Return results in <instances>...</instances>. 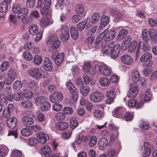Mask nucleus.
Masks as SVG:
<instances>
[{
    "label": "nucleus",
    "instance_id": "10",
    "mask_svg": "<svg viewBox=\"0 0 157 157\" xmlns=\"http://www.w3.org/2000/svg\"><path fill=\"white\" fill-rule=\"evenodd\" d=\"M36 73L34 78L36 79H38L40 78H47L48 76L47 71L45 70H43V69H42L41 67L40 68L37 67Z\"/></svg>",
    "mask_w": 157,
    "mask_h": 157
},
{
    "label": "nucleus",
    "instance_id": "23",
    "mask_svg": "<svg viewBox=\"0 0 157 157\" xmlns=\"http://www.w3.org/2000/svg\"><path fill=\"white\" fill-rule=\"evenodd\" d=\"M21 120L24 124L28 127H30V125L33 124L34 123L33 119L29 116H24L22 119Z\"/></svg>",
    "mask_w": 157,
    "mask_h": 157
},
{
    "label": "nucleus",
    "instance_id": "57",
    "mask_svg": "<svg viewBox=\"0 0 157 157\" xmlns=\"http://www.w3.org/2000/svg\"><path fill=\"white\" fill-rule=\"evenodd\" d=\"M42 59L41 56L36 55L34 58L33 61L34 63L36 65H39L42 62Z\"/></svg>",
    "mask_w": 157,
    "mask_h": 157
},
{
    "label": "nucleus",
    "instance_id": "38",
    "mask_svg": "<svg viewBox=\"0 0 157 157\" xmlns=\"http://www.w3.org/2000/svg\"><path fill=\"white\" fill-rule=\"evenodd\" d=\"M112 15L114 17V20L115 22H117L122 17L121 13L117 10L113 11Z\"/></svg>",
    "mask_w": 157,
    "mask_h": 157
},
{
    "label": "nucleus",
    "instance_id": "5",
    "mask_svg": "<svg viewBox=\"0 0 157 157\" xmlns=\"http://www.w3.org/2000/svg\"><path fill=\"white\" fill-rule=\"evenodd\" d=\"M104 36L105 40L109 41L112 40L116 34V31L114 29H111L108 31L107 29H106L102 33Z\"/></svg>",
    "mask_w": 157,
    "mask_h": 157
},
{
    "label": "nucleus",
    "instance_id": "58",
    "mask_svg": "<svg viewBox=\"0 0 157 157\" xmlns=\"http://www.w3.org/2000/svg\"><path fill=\"white\" fill-rule=\"evenodd\" d=\"M37 67H32L29 69L27 72L29 75L31 77L34 78L35 75H36V72Z\"/></svg>",
    "mask_w": 157,
    "mask_h": 157
},
{
    "label": "nucleus",
    "instance_id": "20",
    "mask_svg": "<svg viewBox=\"0 0 157 157\" xmlns=\"http://www.w3.org/2000/svg\"><path fill=\"white\" fill-rule=\"evenodd\" d=\"M17 119L14 117L9 118L6 121L7 126L12 129L15 128L17 126Z\"/></svg>",
    "mask_w": 157,
    "mask_h": 157
},
{
    "label": "nucleus",
    "instance_id": "35",
    "mask_svg": "<svg viewBox=\"0 0 157 157\" xmlns=\"http://www.w3.org/2000/svg\"><path fill=\"white\" fill-rule=\"evenodd\" d=\"M99 82L100 84L103 86H108L110 83V80L106 78H100Z\"/></svg>",
    "mask_w": 157,
    "mask_h": 157
},
{
    "label": "nucleus",
    "instance_id": "15",
    "mask_svg": "<svg viewBox=\"0 0 157 157\" xmlns=\"http://www.w3.org/2000/svg\"><path fill=\"white\" fill-rule=\"evenodd\" d=\"M108 141L105 138H101L98 142V147L100 150L103 151L108 147Z\"/></svg>",
    "mask_w": 157,
    "mask_h": 157
},
{
    "label": "nucleus",
    "instance_id": "50",
    "mask_svg": "<svg viewBox=\"0 0 157 157\" xmlns=\"http://www.w3.org/2000/svg\"><path fill=\"white\" fill-rule=\"evenodd\" d=\"M78 124L75 117H72L71 119L70 127L73 129H75L78 126Z\"/></svg>",
    "mask_w": 157,
    "mask_h": 157
},
{
    "label": "nucleus",
    "instance_id": "6",
    "mask_svg": "<svg viewBox=\"0 0 157 157\" xmlns=\"http://www.w3.org/2000/svg\"><path fill=\"white\" fill-rule=\"evenodd\" d=\"M152 58L151 54L149 52H147L143 54L140 57V61L141 62H147L144 63L145 66L150 67L153 64V62L151 60Z\"/></svg>",
    "mask_w": 157,
    "mask_h": 157
},
{
    "label": "nucleus",
    "instance_id": "59",
    "mask_svg": "<svg viewBox=\"0 0 157 157\" xmlns=\"http://www.w3.org/2000/svg\"><path fill=\"white\" fill-rule=\"evenodd\" d=\"M11 157H22V154L21 151L16 150L12 151Z\"/></svg>",
    "mask_w": 157,
    "mask_h": 157
},
{
    "label": "nucleus",
    "instance_id": "49",
    "mask_svg": "<svg viewBox=\"0 0 157 157\" xmlns=\"http://www.w3.org/2000/svg\"><path fill=\"white\" fill-rule=\"evenodd\" d=\"M4 2H2L0 4V12L4 13L7 12L8 8V5Z\"/></svg>",
    "mask_w": 157,
    "mask_h": 157
},
{
    "label": "nucleus",
    "instance_id": "31",
    "mask_svg": "<svg viewBox=\"0 0 157 157\" xmlns=\"http://www.w3.org/2000/svg\"><path fill=\"white\" fill-rule=\"evenodd\" d=\"M41 153L45 157H50L51 153V149L48 146L46 145L42 147Z\"/></svg>",
    "mask_w": 157,
    "mask_h": 157
},
{
    "label": "nucleus",
    "instance_id": "43",
    "mask_svg": "<svg viewBox=\"0 0 157 157\" xmlns=\"http://www.w3.org/2000/svg\"><path fill=\"white\" fill-rule=\"evenodd\" d=\"M100 19V15L99 13H94L92 16L91 23L94 24L98 23Z\"/></svg>",
    "mask_w": 157,
    "mask_h": 157
},
{
    "label": "nucleus",
    "instance_id": "29",
    "mask_svg": "<svg viewBox=\"0 0 157 157\" xmlns=\"http://www.w3.org/2000/svg\"><path fill=\"white\" fill-rule=\"evenodd\" d=\"M70 32L71 36L73 40H75L78 38V33L77 29L75 28L71 27L70 29Z\"/></svg>",
    "mask_w": 157,
    "mask_h": 157
},
{
    "label": "nucleus",
    "instance_id": "60",
    "mask_svg": "<svg viewBox=\"0 0 157 157\" xmlns=\"http://www.w3.org/2000/svg\"><path fill=\"white\" fill-rule=\"evenodd\" d=\"M55 117L60 122L65 119V115L64 113L59 112L56 115Z\"/></svg>",
    "mask_w": 157,
    "mask_h": 157
},
{
    "label": "nucleus",
    "instance_id": "36",
    "mask_svg": "<svg viewBox=\"0 0 157 157\" xmlns=\"http://www.w3.org/2000/svg\"><path fill=\"white\" fill-rule=\"evenodd\" d=\"M56 125L57 128L61 130L66 129L69 126L68 124L66 122H59Z\"/></svg>",
    "mask_w": 157,
    "mask_h": 157
},
{
    "label": "nucleus",
    "instance_id": "8",
    "mask_svg": "<svg viewBox=\"0 0 157 157\" xmlns=\"http://www.w3.org/2000/svg\"><path fill=\"white\" fill-rule=\"evenodd\" d=\"M66 86L72 94V99L76 101L78 98V95L77 93L78 91L76 88L75 87L73 84L70 82H67L66 83Z\"/></svg>",
    "mask_w": 157,
    "mask_h": 157
},
{
    "label": "nucleus",
    "instance_id": "33",
    "mask_svg": "<svg viewBox=\"0 0 157 157\" xmlns=\"http://www.w3.org/2000/svg\"><path fill=\"white\" fill-rule=\"evenodd\" d=\"M79 89L80 93L84 96H86L90 90V88L85 84Z\"/></svg>",
    "mask_w": 157,
    "mask_h": 157
},
{
    "label": "nucleus",
    "instance_id": "28",
    "mask_svg": "<svg viewBox=\"0 0 157 157\" xmlns=\"http://www.w3.org/2000/svg\"><path fill=\"white\" fill-rule=\"evenodd\" d=\"M99 70L101 73L105 75H109L111 73L110 70L105 65L100 66Z\"/></svg>",
    "mask_w": 157,
    "mask_h": 157
},
{
    "label": "nucleus",
    "instance_id": "22",
    "mask_svg": "<svg viewBox=\"0 0 157 157\" xmlns=\"http://www.w3.org/2000/svg\"><path fill=\"white\" fill-rule=\"evenodd\" d=\"M151 97V94L150 91L147 90L144 93V94L142 93L140 95V98L141 101L143 102H146L149 101Z\"/></svg>",
    "mask_w": 157,
    "mask_h": 157
},
{
    "label": "nucleus",
    "instance_id": "1",
    "mask_svg": "<svg viewBox=\"0 0 157 157\" xmlns=\"http://www.w3.org/2000/svg\"><path fill=\"white\" fill-rule=\"evenodd\" d=\"M120 50V44H117L114 45V42L111 41L104 47L102 49V52L106 55L110 54L111 58L114 59L118 56Z\"/></svg>",
    "mask_w": 157,
    "mask_h": 157
},
{
    "label": "nucleus",
    "instance_id": "63",
    "mask_svg": "<svg viewBox=\"0 0 157 157\" xmlns=\"http://www.w3.org/2000/svg\"><path fill=\"white\" fill-rule=\"evenodd\" d=\"M9 67V65L7 62H4L2 63L0 66L1 71L3 72L7 70Z\"/></svg>",
    "mask_w": 157,
    "mask_h": 157
},
{
    "label": "nucleus",
    "instance_id": "42",
    "mask_svg": "<svg viewBox=\"0 0 157 157\" xmlns=\"http://www.w3.org/2000/svg\"><path fill=\"white\" fill-rule=\"evenodd\" d=\"M148 31L146 29H144L142 33V36L144 41L146 43L149 40V36L147 34Z\"/></svg>",
    "mask_w": 157,
    "mask_h": 157
},
{
    "label": "nucleus",
    "instance_id": "14",
    "mask_svg": "<svg viewBox=\"0 0 157 157\" xmlns=\"http://www.w3.org/2000/svg\"><path fill=\"white\" fill-rule=\"evenodd\" d=\"M43 66L46 71L51 72L53 70L52 60L48 58H46L42 64Z\"/></svg>",
    "mask_w": 157,
    "mask_h": 157
},
{
    "label": "nucleus",
    "instance_id": "25",
    "mask_svg": "<svg viewBox=\"0 0 157 157\" xmlns=\"http://www.w3.org/2000/svg\"><path fill=\"white\" fill-rule=\"evenodd\" d=\"M121 59L124 63L128 65H130L132 63V58L128 55H124L121 57Z\"/></svg>",
    "mask_w": 157,
    "mask_h": 157
},
{
    "label": "nucleus",
    "instance_id": "34",
    "mask_svg": "<svg viewBox=\"0 0 157 157\" xmlns=\"http://www.w3.org/2000/svg\"><path fill=\"white\" fill-rule=\"evenodd\" d=\"M127 30L123 29L121 30L118 33L117 38V40H121L123 39L128 33Z\"/></svg>",
    "mask_w": 157,
    "mask_h": 157
},
{
    "label": "nucleus",
    "instance_id": "62",
    "mask_svg": "<svg viewBox=\"0 0 157 157\" xmlns=\"http://www.w3.org/2000/svg\"><path fill=\"white\" fill-rule=\"evenodd\" d=\"M97 29V26L96 25L92 26L88 31V34L90 36H92L95 33Z\"/></svg>",
    "mask_w": 157,
    "mask_h": 157
},
{
    "label": "nucleus",
    "instance_id": "3",
    "mask_svg": "<svg viewBox=\"0 0 157 157\" xmlns=\"http://www.w3.org/2000/svg\"><path fill=\"white\" fill-rule=\"evenodd\" d=\"M51 45L49 48V51L53 56L55 55L58 52L57 48L59 46L61 43L56 34H54L50 37Z\"/></svg>",
    "mask_w": 157,
    "mask_h": 157
},
{
    "label": "nucleus",
    "instance_id": "61",
    "mask_svg": "<svg viewBox=\"0 0 157 157\" xmlns=\"http://www.w3.org/2000/svg\"><path fill=\"white\" fill-rule=\"evenodd\" d=\"M12 88L11 87L7 86L3 89L2 90V93L1 94H8L9 93L11 95H13L12 93Z\"/></svg>",
    "mask_w": 157,
    "mask_h": 157
},
{
    "label": "nucleus",
    "instance_id": "26",
    "mask_svg": "<svg viewBox=\"0 0 157 157\" xmlns=\"http://www.w3.org/2000/svg\"><path fill=\"white\" fill-rule=\"evenodd\" d=\"M53 22L51 21V20L47 17H43L40 20V25L43 27H45L49 25H50Z\"/></svg>",
    "mask_w": 157,
    "mask_h": 157
},
{
    "label": "nucleus",
    "instance_id": "48",
    "mask_svg": "<svg viewBox=\"0 0 157 157\" xmlns=\"http://www.w3.org/2000/svg\"><path fill=\"white\" fill-rule=\"evenodd\" d=\"M21 8V5L19 3H14L13 6L12 8L13 12L14 13H19Z\"/></svg>",
    "mask_w": 157,
    "mask_h": 157
},
{
    "label": "nucleus",
    "instance_id": "11",
    "mask_svg": "<svg viewBox=\"0 0 157 157\" xmlns=\"http://www.w3.org/2000/svg\"><path fill=\"white\" fill-rule=\"evenodd\" d=\"M29 97L28 98H25L26 100L22 102L21 105L22 107L24 109H28L32 107V102L29 99H30L33 95V93L31 92L28 93Z\"/></svg>",
    "mask_w": 157,
    "mask_h": 157
},
{
    "label": "nucleus",
    "instance_id": "9",
    "mask_svg": "<svg viewBox=\"0 0 157 157\" xmlns=\"http://www.w3.org/2000/svg\"><path fill=\"white\" fill-rule=\"evenodd\" d=\"M63 98V94L61 93L56 92L50 95V99L52 102L57 103L61 101Z\"/></svg>",
    "mask_w": 157,
    "mask_h": 157
},
{
    "label": "nucleus",
    "instance_id": "17",
    "mask_svg": "<svg viewBox=\"0 0 157 157\" xmlns=\"http://www.w3.org/2000/svg\"><path fill=\"white\" fill-rule=\"evenodd\" d=\"M28 93L27 94L21 93L16 92L13 94V100L14 99L17 101L23 100L24 98H28L29 96Z\"/></svg>",
    "mask_w": 157,
    "mask_h": 157
},
{
    "label": "nucleus",
    "instance_id": "46",
    "mask_svg": "<svg viewBox=\"0 0 157 157\" xmlns=\"http://www.w3.org/2000/svg\"><path fill=\"white\" fill-rule=\"evenodd\" d=\"M140 46V43H139V45H138L137 42L136 41H133L131 43L130 46L129 47V50L131 52H132L136 50V48H137Z\"/></svg>",
    "mask_w": 157,
    "mask_h": 157
},
{
    "label": "nucleus",
    "instance_id": "16",
    "mask_svg": "<svg viewBox=\"0 0 157 157\" xmlns=\"http://www.w3.org/2000/svg\"><path fill=\"white\" fill-rule=\"evenodd\" d=\"M36 136L39 138L40 143L42 144L45 143L47 140H49V136L42 132L37 133Z\"/></svg>",
    "mask_w": 157,
    "mask_h": 157
},
{
    "label": "nucleus",
    "instance_id": "45",
    "mask_svg": "<svg viewBox=\"0 0 157 157\" xmlns=\"http://www.w3.org/2000/svg\"><path fill=\"white\" fill-rule=\"evenodd\" d=\"M38 140L36 138L31 137L28 141V143L29 145L31 146L36 145L39 143Z\"/></svg>",
    "mask_w": 157,
    "mask_h": 157
},
{
    "label": "nucleus",
    "instance_id": "41",
    "mask_svg": "<svg viewBox=\"0 0 157 157\" xmlns=\"http://www.w3.org/2000/svg\"><path fill=\"white\" fill-rule=\"evenodd\" d=\"M21 132V135L25 136H29L31 135L33 133L32 130L28 128L22 129Z\"/></svg>",
    "mask_w": 157,
    "mask_h": 157
},
{
    "label": "nucleus",
    "instance_id": "53",
    "mask_svg": "<svg viewBox=\"0 0 157 157\" xmlns=\"http://www.w3.org/2000/svg\"><path fill=\"white\" fill-rule=\"evenodd\" d=\"M8 94H0V99H7L10 102L13 101V95L10 94V93H9Z\"/></svg>",
    "mask_w": 157,
    "mask_h": 157
},
{
    "label": "nucleus",
    "instance_id": "24",
    "mask_svg": "<svg viewBox=\"0 0 157 157\" xmlns=\"http://www.w3.org/2000/svg\"><path fill=\"white\" fill-rule=\"evenodd\" d=\"M149 33L152 41L157 43V30L153 29H150Z\"/></svg>",
    "mask_w": 157,
    "mask_h": 157
},
{
    "label": "nucleus",
    "instance_id": "4",
    "mask_svg": "<svg viewBox=\"0 0 157 157\" xmlns=\"http://www.w3.org/2000/svg\"><path fill=\"white\" fill-rule=\"evenodd\" d=\"M38 27L36 24L31 25L29 28V31L32 35H36L34 38L35 41H39L42 37V33L41 32H38Z\"/></svg>",
    "mask_w": 157,
    "mask_h": 157
},
{
    "label": "nucleus",
    "instance_id": "12",
    "mask_svg": "<svg viewBox=\"0 0 157 157\" xmlns=\"http://www.w3.org/2000/svg\"><path fill=\"white\" fill-rule=\"evenodd\" d=\"M60 30L61 37L65 40H67L70 37L68 28L66 25H62Z\"/></svg>",
    "mask_w": 157,
    "mask_h": 157
},
{
    "label": "nucleus",
    "instance_id": "47",
    "mask_svg": "<svg viewBox=\"0 0 157 157\" xmlns=\"http://www.w3.org/2000/svg\"><path fill=\"white\" fill-rule=\"evenodd\" d=\"M75 11L76 13L78 14H82L84 12V7L82 4L77 5L75 7Z\"/></svg>",
    "mask_w": 157,
    "mask_h": 157
},
{
    "label": "nucleus",
    "instance_id": "13",
    "mask_svg": "<svg viewBox=\"0 0 157 157\" xmlns=\"http://www.w3.org/2000/svg\"><path fill=\"white\" fill-rule=\"evenodd\" d=\"M138 93V90L136 85L132 84L127 93V96L130 98L136 97Z\"/></svg>",
    "mask_w": 157,
    "mask_h": 157
},
{
    "label": "nucleus",
    "instance_id": "37",
    "mask_svg": "<svg viewBox=\"0 0 157 157\" xmlns=\"http://www.w3.org/2000/svg\"><path fill=\"white\" fill-rule=\"evenodd\" d=\"M112 15L114 17V20L115 22H117L122 17L121 13L117 10L113 11Z\"/></svg>",
    "mask_w": 157,
    "mask_h": 157
},
{
    "label": "nucleus",
    "instance_id": "51",
    "mask_svg": "<svg viewBox=\"0 0 157 157\" xmlns=\"http://www.w3.org/2000/svg\"><path fill=\"white\" fill-rule=\"evenodd\" d=\"M51 108V105L49 103L46 101L40 105V108L42 111H46L49 110Z\"/></svg>",
    "mask_w": 157,
    "mask_h": 157
},
{
    "label": "nucleus",
    "instance_id": "44",
    "mask_svg": "<svg viewBox=\"0 0 157 157\" xmlns=\"http://www.w3.org/2000/svg\"><path fill=\"white\" fill-rule=\"evenodd\" d=\"M47 98L45 97L40 96L37 97L35 100V103L36 105H42L46 102Z\"/></svg>",
    "mask_w": 157,
    "mask_h": 157
},
{
    "label": "nucleus",
    "instance_id": "56",
    "mask_svg": "<svg viewBox=\"0 0 157 157\" xmlns=\"http://www.w3.org/2000/svg\"><path fill=\"white\" fill-rule=\"evenodd\" d=\"M97 137L95 136H93L90 138L89 145L90 147H94L97 143Z\"/></svg>",
    "mask_w": 157,
    "mask_h": 157
},
{
    "label": "nucleus",
    "instance_id": "18",
    "mask_svg": "<svg viewBox=\"0 0 157 157\" xmlns=\"http://www.w3.org/2000/svg\"><path fill=\"white\" fill-rule=\"evenodd\" d=\"M103 38H104V36L101 33L98 35L96 38L94 43L95 48L96 49H98L100 47H101L102 46Z\"/></svg>",
    "mask_w": 157,
    "mask_h": 157
},
{
    "label": "nucleus",
    "instance_id": "32",
    "mask_svg": "<svg viewBox=\"0 0 157 157\" xmlns=\"http://www.w3.org/2000/svg\"><path fill=\"white\" fill-rule=\"evenodd\" d=\"M132 77L133 81L135 83H137L140 79L139 73L136 70H133L132 73Z\"/></svg>",
    "mask_w": 157,
    "mask_h": 157
},
{
    "label": "nucleus",
    "instance_id": "52",
    "mask_svg": "<svg viewBox=\"0 0 157 157\" xmlns=\"http://www.w3.org/2000/svg\"><path fill=\"white\" fill-rule=\"evenodd\" d=\"M87 23V21L86 20L78 23L77 25V29L79 31H82L86 27Z\"/></svg>",
    "mask_w": 157,
    "mask_h": 157
},
{
    "label": "nucleus",
    "instance_id": "2",
    "mask_svg": "<svg viewBox=\"0 0 157 157\" xmlns=\"http://www.w3.org/2000/svg\"><path fill=\"white\" fill-rule=\"evenodd\" d=\"M51 6L50 0H38L37 7L41 8L40 12L41 14L46 16L50 15L49 12V8Z\"/></svg>",
    "mask_w": 157,
    "mask_h": 157
},
{
    "label": "nucleus",
    "instance_id": "54",
    "mask_svg": "<svg viewBox=\"0 0 157 157\" xmlns=\"http://www.w3.org/2000/svg\"><path fill=\"white\" fill-rule=\"evenodd\" d=\"M23 55L25 59L28 61L31 60L33 58L31 52L27 51L24 52Z\"/></svg>",
    "mask_w": 157,
    "mask_h": 157
},
{
    "label": "nucleus",
    "instance_id": "27",
    "mask_svg": "<svg viewBox=\"0 0 157 157\" xmlns=\"http://www.w3.org/2000/svg\"><path fill=\"white\" fill-rule=\"evenodd\" d=\"M64 59V53H59L57 55L55 58V63L57 66H59L63 63Z\"/></svg>",
    "mask_w": 157,
    "mask_h": 157
},
{
    "label": "nucleus",
    "instance_id": "19",
    "mask_svg": "<svg viewBox=\"0 0 157 157\" xmlns=\"http://www.w3.org/2000/svg\"><path fill=\"white\" fill-rule=\"evenodd\" d=\"M29 13V9L27 7H23L20 9L18 13L17 17L20 20H23L25 18Z\"/></svg>",
    "mask_w": 157,
    "mask_h": 157
},
{
    "label": "nucleus",
    "instance_id": "7",
    "mask_svg": "<svg viewBox=\"0 0 157 157\" xmlns=\"http://www.w3.org/2000/svg\"><path fill=\"white\" fill-rule=\"evenodd\" d=\"M104 96L103 94L97 91L92 92L90 95V99L92 101L95 103H98L101 101Z\"/></svg>",
    "mask_w": 157,
    "mask_h": 157
},
{
    "label": "nucleus",
    "instance_id": "21",
    "mask_svg": "<svg viewBox=\"0 0 157 157\" xmlns=\"http://www.w3.org/2000/svg\"><path fill=\"white\" fill-rule=\"evenodd\" d=\"M106 96L107 99H106V103L110 104L113 102L114 98H115V95L113 90H110L108 91L106 94Z\"/></svg>",
    "mask_w": 157,
    "mask_h": 157
},
{
    "label": "nucleus",
    "instance_id": "30",
    "mask_svg": "<svg viewBox=\"0 0 157 157\" xmlns=\"http://www.w3.org/2000/svg\"><path fill=\"white\" fill-rule=\"evenodd\" d=\"M100 18V27L102 28L106 26L109 23V18L107 16L102 15Z\"/></svg>",
    "mask_w": 157,
    "mask_h": 157
},
{
    "label": "nucleus",
    "instance_id": "55",
    "mask_svg": "<svg viewBox=\"0 0 157 157\" xmlns=\"http://www.w3.org/2000/svg\"><path fill=\"white\" fill-rule=\"evenodd\" d=\"M118 129V128H117L114 127L113 128V134L111 136V140L112 139L113 140H114L117 138L119 134Z\"/></svg>",
    "mask_w": 157,
    "mask_h": 157
},
{
    "label": "nucleus",
    "instance_id": "40",
    "mask_svg": "<svg viewBox=\"0 0 157 157\" xmlns=\"http://www.w3.org/2000/svg\"><path fill=\"white\" fill-rule=\"evenodd\" d=\"M22 87L21 82L17 80L14 82L13 84V88L14 90L18 91L21 89Z\"/></svg>",
    "mask_w": 157,
    "mask_h": 157
},
{
    "label": "nucleus",
    "instance_id": "39",
    "mask_svg": "<svg viewBox=\"0 0 157 157\" xmlns=\"http://www.w3.org/2000/svg\"><path fill=\"white\" fill-rule=\"evenodd\" d=\"M94 36H90L87 37L86 40V44L89 48H91L92 47V44L94 42Z\"/></svg>",
    "mask_w": 157,
    "mask_h": 157
},
{
    "label": "nucleus",
    "instance_id": "64",
    "mask_svg": "<svg viewBox=\"0 0 157 157\" xmlns=\"http://www.w3.org/2000/svg\"><path fill=\"white\" fill-rule=\"evenodd\" d=\"M9 19L10 22L13 24L16 23L17 22L16 15L12 14H10L9 16Z\"/></svg>",
    "mask_w": 157,
    "mask_h": 157
}]
</instances>
